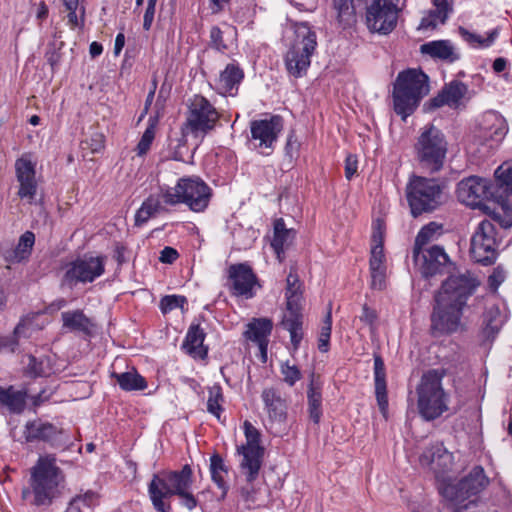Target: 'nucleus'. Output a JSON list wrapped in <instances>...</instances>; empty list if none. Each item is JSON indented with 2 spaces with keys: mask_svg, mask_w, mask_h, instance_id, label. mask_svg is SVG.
<instances>
[{
  "mask_svg": "<svg viewBox=\"0 0 512 512\" xmlns=\"http://www.w3.org/2000/svg\"><path fill=\"white\" fill-rule=\"evenodd\" d=\"M219 118L220 113L208 99L202 95H195L188 105L186 121L181 128L182 135H206L215 129Z\"/></svg>",
  "mask_w": 512,
  "mask_h": 512,
  "instance_id": "obj_13",
  "label": "nucleus"
},
{
  "mask_svg": "<svg viewBox=\"0 0 512 512\" xmlns=\"http://www.w3.org/2000/svg\"><path fill=\"white\" fill-rule=\"evenodd\" d=\"M317 46V37L308 23L301 22L295 26V39L285 56L286 69L298 78L306 74Z\"/></svg>",
  "mask_w": 512,
  "mask_h": 512,
  "instance_id": "obj_10",
  "label": "nucleus"
},
{
  "mask_svg": "<svg viewBox=\"0 0 512 512\" xmlns=\"http://www.w3.org/2000/svg\"><path fill=\"white\" fill-rule=\"evenodd\" d=\"M358 160L355 155L349 154L345 159V177L347 180H351L352 177L357 173Z\"/></svg>",
  "mask_w": 512,
  "mask_h": 512,
  "instance_id": "obj_56",
  "label": "nucleus"
},
{
  "mask_svg": "<svg viewBox=\"0 0 512 512\" xmlns=\"http://www.w3.org/2000/svg\"><path fill=\"white\" fill-rule=\"evenodd\" d=\"M63 45V42L60 43V46ZM61 47L56 48L53 44H49L48 49L45 53V58L48 62V64L51 66L52 70H55V68L58 66L61 54L59 50Z\"/></svg>",
  "mask_w": 512,
  "mask_h": 512,
  "instance_id": "obj_54",
  "label": "nucleus"
},
{
  "mask_svg": "<svg viewBox=\"0 0 512 512\" xmlns=\"http://www.w3.org/2000/svg\"><path fill=\"white\" fill-rule=\"evenodd\" d=\"M166 211L158 198L149 196L135 214V225L142 226L155 214Z\"/></svg>",
  "mask_w": 512,
  "mask_h": 512,
  "instance_id": "obj_38",
  "label": "nucleus"
},
{
  "mask_svg": "<svg viewBox=\"0 0 512 512\" xmlns=\"http://www.w3.org/2000/svg\"><path fill=\"white\" fill-rule=\"evenodd\" d=\"M15 171L17 180L20 183L19 197L34 198L37 190L34 163L27 158L21 157L15 162Z\"/></svg>",
  "mask_w": 512,
  "mask_h": 512,
  "instance_id": "obj_24",
  "label": "nucleus"
},
{
  "mask_svg": "<svg viewBox=\"0 0 512 512\" xmlns=\"http://www.w3.org/2000/svg\"><path fill=\"white\" fill-rule=\"evenodd\" d=\"M210 472L211 478L216 485L222 490V498H224L228 491V485L225 482L221 473H227L228 469L224 464L222 457L219 454H213L210 458Z\"/></svg>",
  "mask_w": 512,
  "mask_h": 512,
  "instance_id": "obj_41",
  "label": "nucleus"
},
{
  "mask_svg": "<svg viewBox=\"0 0 512 512\" xmlns=\"http://www.w3.org/2000/svg\"><path fill=\"white\" fill-rule=\"evenodd\" d=\"M157 0H148V5L145 10L144 20H143V28L144 30H149L151 28L154 14H155V6Z\"/></svg>",
  "mask_w": 512,
  "mask_h": 512,
  "instance_id": "obj_57",
  "label": "nucleus"
},
{
  "mask_svg": "<svg viewBox=\"0 0 512 512\" xmlns=\"http://www.w3.org/2000/svg\"><path fill=\"white\" fill-rule=\"evenodd\" d=\"M502 326L501 312L497 306L488 308L483 314L482 333L486 340H493Z\"/></svg>",
  "mask_w": 512,
  "mask_h": 512,
  "instance_id": "obj_36",
  "label": "nucleus"
},
{
  "mask_svg": "<svg viewBox=\"0 0 512 512\" xmlns=\"http://www.w3.org/2000/svg\"><path fill=\"white\" fill-rule=\"evenodd\" d=\"M442 229L443 225L438 224L437 222H430L429 224L425 225L418 232L413 248H417V250L422 249L430 241L441 235Z\"/></svg>",
  "mask_w": 512,
  "mask_h": 512,
  "instance_id": "obj_42",
  "label": "nucleus"
},
{
  "mask_svg": "<svg viewBox=\"0 0 512 512\" xmlns=\"http://www.w3.org/2000/svg\"><path fill=\"white\" fill-rule=\"evenodd\" d=\"M223 401L222 389L219 385H215L209 390V398L207 401V410L211 414L215 415L217 418H220V413L222 411L221 402Z\"/></svg>",
  "mask_w": 512,
  "mask_h": 512,
  "instance_id": "obj_43",
  "label": "nucleus"
},
{
  "mask_svg": "<svg viewBox=\"0 0 512 512\" xmlns=\"http://www.w3.org/2000/svg\"><path fill=\"white\" fill-rule=\"evenodd\" d=\"M286 308L288 312L301 311L302 290L301 282L299 280L295 268H291L286 279Z\"/></svg>",
  "mask_w": 512,
  "mask_h": 512,
  "instance_id": "obj_30",
  "label": "nucleus"
},
{
  "mask_svg": "<svg viewBox=\"0 0 512 512\" xmlns=\"http://www.w3.org/2000/svg\"><path fill=\"white\" fill-rule=\"evenodd\" d=\"M247 327V330L244 332L245 337L259 345L261 354L265 361L268 345L267 337L270 335L273 328L272 321L267 318L254 319Z\"/></svg>",
  "mask_w": 512,
  "mask_h": 512,
  "instance_id": "obj_25",
  "label": "nucleus"
},
{
  "mask_svg": "<svg viewBox=\"0 0 512 512\" xmlns=\"http://www.w3.org/2000/svg\"><path fill=\"white\" fill-rule=\"evenodd\" d=\"M466 93L467 86L461 81L453 80L449 84H446L435 97L425 102L423 110L428 112L444 105L450 107L456 106Z\"/></svg>",
  "mask_w": 512,
  "mask_h": 512,
  "instance_id": "obj_22",
  "label": "nucleus"
},
{
  "mask_svg": "<svg viewBox=\"0 0 512 512\" xmlns=\"http://www.w3.org/2000/svg\"><path fill=\"white\" fill-rule=\"evenodd\" d=\"M209 46L222 53L228 49V45L224 42L223 32L218 26H213L210 29Z\"/></svg>",
  "mask_w": 512,
  "mask_h": 512,
  "instance_id": "obj_49",
  "label": "nucleus"
},
{
  "mask_svg": "<svg viewBox=\"0 0 512 512\" xmlns=\"http://www.w3.org/2000/svg\"><path fill=\"white\" fill-rule=\"evenodd\" d=\"M161 197L167 205L183 203L199 213L208 207L212 189L198 176L181 177L174 188H161Z\"/></svg>",
  "mask_w": 512,
  "mask_h": 512,
  "instance_id": "obj_6",
  "label": "nucleus"
},
{
  "mask_svg": "<svg viewBox=\"0 0 512 512\" xmlns=\"http://www.w3.org/2000/svg\"><path fill=\"white\" fill-rule=\"evenodd\" d=\"M116 379L120 388L124 391H141L147 388V382L136 370L124 373L113 372L111 374Z\"/></svg>",
  "mask_w": 512,
  "mask_h": 512,
  "instance_id": "obj_37",
  "label": "nucleus"
},
{
  "mask_svg": "<svg viewBox=\"0 0 512 512\" xmlns=\"http://www.w3.org/2000/svg\"><path fill=\"white\" fill-rule=\"evenodd\" d=\"M491 189L492 186L488 180L470 176L458 183L456 193L458 200L467 206L481 207L485 199L493 196Z\"/></svg>",
  "mask_w": 512,
  "mask_h": 512,
  "instance_id": "obj_19",
  "label": "nucleus"
},
{
  "mask_svg": "<svg viewBox=\"0 0 512 512\" xmlns=\"http://www.w3.org/2000/svg\"><path fill=\"white\" fill-rule=\"evenodd\" d=\"M374 380H375V395L380 412L384 417L388 411V397L386 386V371L382 357L374 355Z\"/></svg>",
  "mask_w": 512,
  "mask_h": 512,
  "instance_id": "obj_26",
  "label": "nucleus"
},
{
  "mask_svg": "<svg viewBox=\"0 0 512 512\" xmlns=\"http://www.w3.org/2000/svg\"><path fill=\"white\" fill-rule=\"evenodd\" d=\"M23 436L26 443L43 442L53 448L66 447L69 440L61 427L40 418L26 422Z\"/></svg>",
  "mask_w": 512,
  "mask_h": 512,
  "instance_id": "obj_16",
  "label": "nucleus"
},
{
  "mask_svg": "<svg viewBox=\"0 0 512 512\" xmlns=\"http://www.w3.org/2000/svg\"><path fill=\"white\" fill-rule=\"evenodd\" d=\"M250 129L252 139L259 141V148L272 149L273 143L283 129V119L279 115H274L269 119L254 120Z\"/></svg>",
  "mask_w": 512,
  "mask_h": 512,
  "instance_id": "obj_20",
  "label": "nucleus"
},
{
  "mask_svg": "<svg viewBox=\"0 0 512 512\" xmlns=\"http://www.w3.org/2000/svg\"><path fill=\"white\" fill-rule=\"evenodd\" d=\"M359 319L366 325H369L371 328H373L375 322L378 319L377 311L365 303L362 306V314L359 316Z\"/></svg>",
  "mask_w": 512,
  "mask_h": 512,
  "instance_id": "obj_55",
  "label": "nucleus"
},
{
  "mask_svg": "<svg viewBox=\"0 0 512 512\" xmlns=\"http://www.w3.org/2000/svg\"><path fill=\"white\" fill-rule=\"evenodd\" d=\"M419 462L436 473H445L452 468L453 454L444 447L443 443L437 442L423 451Z\"/></svg>",
  "mask_w": 512,
  "mask_h": 512,
  "instance_id": "obj_23",
  "label": "nucleus"
},
{
  "mask_svg": "<svg viewBox=\"0 0 512 512\" xmlns=\"http://www.w3.org/2000/svg\"><path fill=\"white\" fill-rule=\"evenodd\" d=\"M406 197L413 217L430 213L443 203V186L434 178L413 175L406 188Z\"/></svg>",
  "mask_w": 512,
  "mask_h": 512,
  "instance_id": "obj_9",
  "label": "nucleus"
},
{
  "mask_svg": "<svg viewBox=\"0 0 512 512\" xmlns=\"http://www.w3.org/2000/svg\"><path fill=\"white\" fill-rule=\"evenodd\" d=\"M155 138V126L153 123L149 124L146 130L144 131L140 141L136 146L137 155L142 156L145 155Z\"/></svg>",
  "mask_w": 512,
  "mask_h": 512,
  "instance_id": "obj_46",
  "label": "nucleus"
},
{
  "mask_svg": "<svg viewBox=\"0 0 512 512\" xmlns=\"http://www.w3.org/2000/svg\"><path fill=\"white\" fill-rule=\"evenodd\" d=\"M319 378L315 372H312L307 390L309 417L315 424H319L322 415V384Z\"/></svg>",
  "mask_w": 512,
  "mask_h": 512,
  "instance_id": "obj_27",
  "label": "nucleus"
},
{
  "mask_svg": "<svg viewBox=\"0 0 512 512\" xmlns=\"http://www.w3.org/2000/svg\"><path fill=\"white\" fill-rule=\"evenodd\" d=\"M488 484L489 479L484 469L481 466H475L457 482L443 480L438 491L452 512H464L470 505L476 504V500H470V498L476 497Z\"/></svg>",
  "mask_w": 512,
  "mask_h": 512,
  "instance_id": "obj_4",
  "label": "nucleus"
},
{
  "mask_svg": "<svg viewBox=\"0 0 512 512\" xmlns=\"http://www.w3.org/2000/svg\"><path fill=\"white\" fill-rule=\"evenodd\" d=\"M413 261L424 278L451 271L453 266L444 248L438 245L426 250L413 248Z\"/></svg>",
  "mask_w": 512,
  "mask_h": 512,
  "instance_id": "obj_17",
  "label": "nucleus"
},
{
  "mask_svg": "<svg viewBox=\"0 0 512 512\" xmlns=\"http://www.w3.org/2000/svg\"><path fill=\"white\" fill-rule=\"evenodd\" d=\"M420 51L432 58L445 60L450 63L459 59L458 54L454 52V47L448 40H436L422 44Z\"/></svg>",
  "mask_w": 512,
  "mask_h": 512,
  "instance_id": "obj_29",
  "label": "nucleus"
},
{
  "mask_svg": "<svg viewBox=\"0 0 512 512\" xmlns=\"http://www.w3.org/2000/svg\"><path fill=\"white\" fill-rule=\"evenodd\" d=\"M497 184L506 192H512V165H501L495 171Z\"/></svg>",
  "mask_w": 512,
  "mask_h": 512,
  "instance_id": "obj_45",
  "label": "nucleus"
},
{
  "mask_svg": "<svg viewBox=\"0 0 512 512\" xmlns=\"http://www.w3.org/2000/svg\"><path fill=\"white\" fill-rule=\"evenodd\" d=\"M205 339V333L200 328L199 324H192L186 334L185 340L182 344V348L190 355H197L200 358H205L208 353V349L203 346Z\"/></svg>",
  "mask_w": 512,
  "mask_h": 512,
  "instance_id": "obj_28",
  "label": "nucleus"
},
{
  "mask_svg": "<svg viewBox=\"0 0 512 512\" xmlns=\"http://www.w3.org/2000/svg\"><path fill=\"white\" fill-rule=\"evenodd\" d=\"M35 243V235L31 231H26L20 236L19 242L15 247L17 251L27 259L32 251V247Z\"/></svg>",
  "mask_w": 512,
  "mask_h": 512,
  "instance_id": "obj_48",
  "label": "nucleus"
},
{
  "mask_svg": "<svg viewBox=\"0 0 512 512\" xmlns=\"http://www.w3.org/2000/svg\"><path fill=\"white\" fill-rule=\"evenodd\" d=\"M95 498L94 492H87L84 495L75 496L70 502L65 512H85L84 509H89Z\"/></svg>",
  "mask_w": 512,
  "mask_h": 512,
  "instance_id": "obj_44",
  "label": "nucleus"
},
{
  "mask_svg": "<svg viewBox=\"0 0 512 512\" xmlns=\"http://www.w3.org/2000/svg\"><path fill=\"white\" fill-rule=\"evenodd\" d=\"M399 0H334L338 21L343 28L356 22V8L366 5V23L371 32L387 35L398 20Z\"/></svg>",
  "mask_w": 512,
  "mask_h": 512,
  "instance_id": "obj_1",
  "label": "nucleus"
},
{
  "mask_svg": "<svg viewBox=\"0 0 512 512\" xmlns=\"http://www.w3.org/2000/svg\"><path fill=\"white\" fill-rule=\"evenodd\" d=\"M229 279L232 282L233 294L236 296H253L252 289L257 283V277L247 263L232 264L229 269Z\"/></svg>",
  "mask_w": 512,
  "mask_h": 512,
  "instance_id": "obj_21",
  "label": "nucleus"
},
{
  "mask_svg": "<svg viewBox=\"0 0 512 512\" xmlns=\"http://www.w3.org/2000/svg\"><path fill=\"white\" fill-rule=\"evenodd\" d=\"M262 399L272 421L283 422L286 419V404L277 390L265 389L262 392Z\"/></svg>",
  "mask_w": 512,
  "mask_h": 512,
  "instance_id": "obj_31",
  "label": "nucleus"
},
{
  "mask_svg": "<svg viewBox=\"0 0 512 512\" xmlns=\"http://www.w3.org/2000/svg\"><path fill=\"white\" fill-rule=\"evenodd\" d=\"M331 328H332V304L329 303L328 310L326 313V316L323 321V326L321 328V334L322 336H330L331 335Z\"/></svg>",
  "mask_w": 512,
  "mask_h": 512,
  "instance_id": "obj_60",
  "label": "nucleus"
},
{
  "mask_svg": "<svg viewBox=\"0 0 512 512\" xmlns=\"http://www.w3.org/2000/svg\"><path fill=\"white\" fill-rule=\"evenodd\" d=\"M449 276L441 283L435 296L466 308L471 298L481 285L479 277L468 269L448 271Z\"/></svg>",
  "mask_w": 512,
  "mask_h": 512,
  "instance_id": "obj_11",
  "label": "nucleus"
},
{
  "mask_svg": "<svg viewBox=\"0 0 512 512\" xmlns=\"http://www.w3.org/2000/svg\"><path fill=\"white\" fill-rule=\"evenodd\" d=\"M499 244L496 226L485 219L478 224L471 237L470 256L483 266L492 265L498 257Z\"/></svg>",
  "mask_w": 512,
  "mask_h": 512,
  "instance_id": "obj_14",
  "label": "nucleus"
},
{
  "mask_svg": "<svg viewBox=\"0 0 512 512\" xmlns=\"http://www.w3.org/2000/svg\"><path fill=\"white\" fill-rule=\"evenodd\" d=\"M464 307L434 295L430 315V333L433 337L449 336L465 330L462 322Z\"/></svg>",
  "mask_w": 512,
  "mask_h": 512,
  "instance_id": "obj_12",
  "label": "nucleus"
},
{
  "mask_svg": "<svg viewBox=\"0 0 512 512\" xmlns=\"http://www.w3.org/2000/svg\"><path fill=\"white\" fill-rule=\"evenodd\" d=\"M0 404L7 407L11 413L20 414L26 405V393L16 391L13 386L4 388L0 386Z\"/></svg>",
  "mask_w": 512,
  "mask_h": 512,
  "instance_id": "obj_32",
  "label": "nucleus"
},
{
  "mask_svg": "<svg viewBox=\"0 0 512 512\" xmlns=\"http://www.w3.org/2000/svg\"><path fill=\"white\" fill-rule=\"evenodd\" d=\"M64 479L55 455L40 456L31 468L30 487L22 490V498L34 506H49L60 494L59 487Z\"/></svg>",
  "mask_w": 512,
  "mask_h": 512,
  "instance_id": "obj_2",
  "label": "nucleus"
},
{
  "mask_svg": "<svg viewBox=\"0 0 512 512\" xmlns=\"http://www.w3.org/2000/svg\"><path fill=\"white\" fill-rule=\"evenodd\" d=\"M429 91V77L421 69L409 68L399 72L392 95L395 113L405 121Z\"/></svg>",
  "mask_w": 512,
  "mask_h": 512,
  "instance_id": "obj_3",
  "label": "nucleus"
},
{
  "mask_svg": "<svg viewBox=\"0 0 512 512\" xmlns=\"http://www.w3.org/2000/svg\"><path fill=\"white\" fill-rule=\"evenodd\" d=\"M61 316L65 328L71 331L82 332L85 335H91L93 324L82 310L63 312Z\"/></svg>",
  "mask_w": 512,
  "mask_h": 512,
  "instance_id": "obj_33",
  "label": "nucleus"
},
{
  "mask_svg": "<svg viewBox=\"0 0 512 512\" xmlns=\"http://www.w3.org/2000/svg\"><path fill=\"white\" fill-rule=\"evenodd\" d=\"M17 346L18 340L16 339V336H0V349L5 348L9 349L11 352H14Z\"/></svg>",
  "mask_w": 512,
  "mask_h": 512,
  "instance_id": "obj_62",
  "label": "nucleus"
},
{
  "mask_svg": "<svg viewBox=\"0 0 512 512\" xmlns=\"http://www.w3.org/2000/svg\"><path fill=\"white\" fill-rule=\"evenodd\" d=\"M187 303V299L184 296L180 295H167L164 296L160 301L161 311L166 314L174 310L175 308H183V306Z\"/></svg>",
  "mask_w": 512,
  "mask_h": 512,
  "instance_id": "obj_47",
  "label": "nucleus"
},
{
  "mask_svg": "<svg viewBox=\"0 0 512 512\" xmlns=\"http://www.w3.org/2000/svg\"><path fill=\"white\" fill-rule=\"evenodd\" d=\"M178 256L179 254L176 249L167 246L161 251L159 260L162 263L171 264L178 258Z\"/></svg>",
  "mask_w": 512,
  "mask_h": 512,
  "instance_id": "obj_59",
  "label": "nucleus"
},
{
  "mask_svg": "<svg viewBox=\"0 0 512 512\" xmlns=\"http://www.w3.org/2000/svg\"><path fill=\"white\" fill-rule=\"evenodd\" d=\"M3 257L5 261L8 263H19L25 260L24 257L17 251L16 248L4 251Z\"/></svg>",
  "mask_w": 512,
  "mask_h": 512,
  "instance_id": "obj_63",
  "label": "nucleus"
},
{
  "mask_svg": "<svg viewBox=\"0 0 512 512\" xmlns=\"http://www.w3.org/2000/svg\"><path fill=\"white\" fill-rule=\"evenodd\" d=\"M443 376V371L431 369L423 374L417 388L419 413L427 421L440 417L448 410V396L441 383Z\"/></svg>",
  "mask_w": 512,
  "mask_h": 512,
  "instance_id": "obj_8",
  "label": "nucleus"
},
{
  "mask_svg": "<svg viewBox=\"0 0 512 512\" xmlns=\"http://www.w3.org/2000/svg\"><path fill=\"white\" fill-rule=\"evenodd\" d=\"M193 483V471L189 464L181 470H162L152 475L148 485V494L157 512H170L171 505L167 500L189 489Z\"/></svg>",
  "mask_w": 512,
  "mask_h": 512,
  "instance_id": "obj_5",
  "label": "nucleus"
},
{
  "mask_svg": "<svg viewBox=\"0 0 512 512\" xmlns=\"http://www.w3.org/2000/svg\"><path fill=\"white\" fill-rule=\"evenodd\" d=\"M414 150L420 168L433 174L439 172L444 166L448 142L439 128L429 124L422 129Z\"/></svg>",
  "mask_w": 512,
  "mask_h": 512,
  "instance_id": "obj_7",
  "label": "nucleus"
},
{
  "mask_svg": "<svg viewBox=\"0 0 512 512\" xmlns=\"http://www.w3.org/2000/svg\"><path fill=\"white\" fill-rule=\"evenodd\" d=\"M29 359V362L27 364V373L31 376V377H42V376H45L47 374V371L44 367V361L43 360H39L37 359L35 356L33 355H29L28 357Z\"/></svg>",
  "mask_w": 512,
  "mask_h": 512,
  "instance_id": "obj_50",
  "label": "nucleus"
},
{
  "mask_svg": "<svg viewBox=\"0 0 512 512\" xmlns=\"http://www.w3.org/2000/svg\"><path fill=\"white\" fill-rule=\"evenodd\" d=\"M188 490L189 489H185L184 491H182L179 494H177V496H179L181 498L182 504L187 509L192 510V509H194L197 506L198 501L194 497V495L192 493H190Z\"/></svg>",
  "mask_w": 512,
  "mask_h": 512,
  "instance_id": "obj_58",
  "label": "nucleus"
},
{
  "mask_svg": "<svg viewBox=\"0 0 512 512\" xmlns=\"http://www.w3.org/2000/svg\"><path fill=\"white\" fill-rule=\"evenodd\" d=\"M281 372L284 376V381L289 385L293 386L298 380L301 379V372L295 365H289L285 363L281 367Z\"/></svg>",
  "mask_w": 512,
  "mask_h": 512,
  "instance_id": "obj_52",
  "label": "nucleus"
},
{
  "mask_svg": "<svg viewBox=\"0 0 512 512\" xmlns=\"http://www.w3.org/2000/svg\"><path fill=\"white\" fill-rule=\"evenodd\" d=\"M105 271V257L84 255L71 262L65 272L66 282H93Z\"/></svg>",
  "mask_w": 512,
  "mask_h": 512,
  "instance_id": "obj_18",
  "label": "nucleus"
},
{
  "mask_svg": "<svg viewBox=\"0 0 512 512\" xmlns=\"http://www.w3.org/2000/svg\"><path fill=\"white\" fill-rule=\"evenodd\" d=\"M372 241L374 243L371 249V257L369 266L370 267H383L384 265V252H383V231L381 228V223L377 220V225L374 226V231L372 234Z\"/></svg>",
  "mask_w": 512,
  "mask_h": 512,
  "instance_id": "obj_39",
  "label": "nucleus"
},
{
  "mask_svg": "<svg viewBox=\"0 0 512 512\" xmlns=\"http://www.w3.org/2000/svg\"><path fill=\"white\" fill-rule=\"evenodd\" d=\"M501 209L505 213V219H501L500 215L496 212L493 213V218L499 222L502 227L508 228L512 226V212L508 207L502 206Z\"/></svg>",
  "mask_w": 512,
  "mask_h": 512,
  "instance_id": "obj_61",
  "label": "nucleus"
},
{
  "mask_svg": "<svg viewBox=\"0 0 512 512\" xmlns=\"http://www.w3.org/2000/svg\"><path fill=\"white\" fill-rule=\"evenodd\" d=\"M246 444L238 446L237 452L242 455L240 462L241 473L248 483H253L259 476L264 457V447L260 445L261 435L249 422H244Z\"/></svg>",
  "mask_w": 512,
  "mask_h": 512,
  "instance_id": "obj_15",
  "label": "nucleus"
},
{
  "mask_svg": "<svg viewBox=\"0 0 512 512\" xmlns=\"http://www.w3.org/2000/svg\"><path fill=\"white\" fill-rule=\"evenodd\" d=\"M295 237L293 229H287L285 222L282 218L274 221V236L271 241V247L274 249L278 258L284 253L285 246L289 245Z\"/></svg>",
  "mask_w": 512,
  "mask_h": 512,
  "instance_id": "obj_34",
  "label": "nucleus"
},
{
  "mask_svg": "<svg viewBox=\"0 0 512 512\" xmlns=\"http://www.w3.org/2000/svg\"><path fill=\"white\" fill-rule=\"evenodd\" d=\"M242 69L235 64H228L225 70L220 74L219 85L221 89L227 93L237 86L243 79Z\"/></svg>",
  "mask_w": 512,
  "mask_h": 512,
  "instance_id": "obj_40",
  "label": "nucleus"
},
{
  "mask_svg": "<svg viewBox=\"0 0 512 512\" xmlns=\"http://www.w3.org/2000/svg\"><path fill=\"white\" fill-rule=\"evenodd\" d=\"M301 311L288 312L282 319V326L289 331L291 343L294 350H297L303 338Z\"/></svg>",
  "mask_w": 512,
  "mask_h": 512,
  "instance_id": "obj_35",
  "label": "nucleus"
},
{
  "mask_svg": "<svg viewBox=\"0 0 512 512\" xmlns=\"http://www.w3.org/2000/svg\"><path fill=\"white\" fill-rule=\"evenodd\" d=\"M371 287L373 289L382 290L385 287L386 266L370 267Z\"/></svg>",
  "mask_w": 512,
  "mask_h": 512,
  "instance_id": "obj_51",
  "label": "nucleus"
},
{
  "mask_svg": "<svg viewBox=\"0 0 512 512\" xmlns=\"http://www.w3.org/2000/svg\"><path fill=\"white\" fill-rule=\"evenodd\" d=\"M92 152H99L104 147V141L103 136L101 134H95V137L91 139V143H88V141H85Z\"/></svg>",
  "mask_w": 512,
  "mask_h": 512,
  "instance_id": "obj_64",
  "label": "nucleus"
},
{
  "mask_svg": "<svg viewBox=\"0 0 512 512\" xmlns=\"http://www.w3.org/2000/svg\"><path fill=\"white\" fill-rule=\"evenodd\" d=\"M506 278L505 270L498 266L494 268L492 274L488 277V285L492 292H496L499 286L504 282Z\"/></svg>",
  "mask_w": 512,
  "mask_h": 512,
  "instance_id": "obj_53",
  "label": "nucleus"
}]
</instances>
